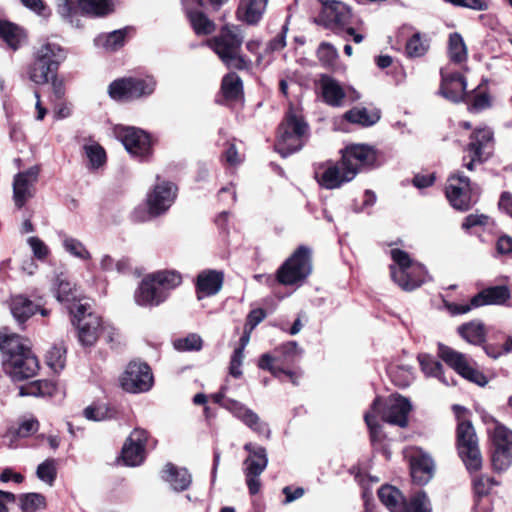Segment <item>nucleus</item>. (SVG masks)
<instances>
[{
  "mask_svg": "<svg viewBox=\"0 0 512 512\" xmlns=\"http://www.w3.org/2000/svg\"><path fill=\"white\" fill-rule=\"evenodd\" d=\"M493 444L492 465L496 471H505L512 464V431L497 424L491 433Z\"/></svg>",
  "mask_w": 512,
  "mask_h": 512,
  "instance_id": "obj_17",
  "label": "nucleus"
},
{
  "mask_svg": "<svg viewBox=\"0 0 512 512\" xmlns=\"http://www.w3.org/2000/svg\"><path fill=\"white\" fill-rule=\"evenodd\" d=\"M223 274L215 270L203 271L197 277V290L203 296L218 293L222 287Z\"/></svg>",
  "mask_w": 512,
  "mask_h": 512,
  "instance_id": "obj_39",
  "label": "nucleus"
},
{
  "mask_svg": "<svg viewBox=\"0 0 512 512\" xmlns=\"http://www.w3.org/2000/svg\"><path fill=\"white\" fill-rule=\"evenodd\" d=\"M446 197L457 210L466 211L477 202V192L468 177L461 173L452 174L447 180Z\"/></svg>",
  "mask_w": 512,
  "mask_h": 512,
  "instance_id": "obj_12",
  "label": "nucleus"
},
{
  "mask_svg": "<svg viewBox=\"0 0 512 512\" xmlns=\"http://www.w3.org/2000/svg\"><path fill=\"white\" fill-rule=\"evenodd\" d=\"M276 361V357H272L270 354H263L259 360V368L263 370H268L275 377H280L281 374L287 375L293 384H297V376L292 371H286L282 368L276 367L274 362Z\"/></svg>",
  "mask_w": 512,
  "mask_h": 512,
  "instance_id": "obj_54",
  "label": "nucleus"
},
{
  "mask_svg": "<svg viewBox=\"0 0 512 512\" xmlns=\"http://www.w3.org/2000/svg\"><path fill=\"white\" fill-rule=\"evenodd\" d=\"M56 473V461L54 459H46L38 465L36 470L37 477L50 486L55 481Z\"/></svg>",
  "mask_w": 512,
  "mask_h": 512,
  "instance_id": "obj_57",
  "label": "nucleus"
},
{
  "mask_svg": "<svg viewBox=\"0 0 512 512\" xmlns=\"http://www.w3.org/2000/svg\"><path fill=\"white\" fill-rule=\"evenodd\" d=\"M177 197V187L169 181L157 183L147 195L148 212L151 216L165 213Z\"/></svg>",
  "mask_w": 512,
  "mask_h": 512,
  "instance_id": "obj_20",
  "label": "nucleus"
},
{
  "mask_svg": "<svg viewBox=\"0 0 512 512\" xmlns=\"http://www.w3.org/2000/svg\"><path fill=\"white\" fill-rule=\"evenodd\" d=\"M62 244L65 251L70 255L84 261L91 259L90 252L80 240L65 235L63 236Z\"/></svg>",
  "mask_w": 512,
  "mask_h": 512,
  "instance_id": "obj_53",
  "label": "nucleus"
},
{
  "mask_svg": "<svg viewBox=\"0 0 512 512\" xmlns=\"http://www.w3.org/2000/svg\"><path fill=\"white\" fill-rule=\"evenodd\" d=\"M69 312L73 315L74 321H77L80 343L84 346L94 345L103 327L101 318L92 311L90 301L85 300L69 307Z\"/></svg>",
  "mask_w": 512,
  "mask_h": 512,
  "instance_id": "obj_6",
  "label": "nucleus"
},
{
  "mask_svg": "<svg viewBox=\"0 0 512 512\" xmlns=\"http://www.w3.org/2000/svg\"><path fill=\"white\" fill-rule=\"evenodd\" d=\"M244 359L243 347H237L232 356L229 366V373L235 378H239L242 375L241 365Z\"/></svg>",
  "mask_w": 512,
  "mask_h": 512,
  "instance_id": "obj_61",
  "label": "nucleus"
},
{
  "mask_svg": "<svg viewBox=\"0 0 512 512\" xmlns=\"http://www.w3.org/2000/svg\"><path fill=\"white\" fill-rule=\"evenodd\" d=\"M127 28L115 30L108 34L98 35L94 43L97 47L104 49L105 51L113 52L121 48L125 43V37Z\"/></svg>",
  "mask_w": 512,
  "mask_h": 512,
  "instance_id": "obj_41",
  "label": "nucleus"
},
{
  "mask_svg": "<svg viewBox=\"0 0 512 512\" xmlns=\"http://www.w3.org/2000/svg\"><path fill=\"white\" fill-rule=\"evenodd\" d=\"M59 13L64 18H73L79 12L88 16L103 17L114 11L112 0H65L59 5Z\"/></svg>",
  "mask_w": 512,
  "mask_h": 512,
  "instance_id": "obj_18",
  "label": "nucleus"
},
{
  "mask_svg": "<svg viewBox=\"0 0 512 512\" xmlns=\"http://www.w3.org/2000/svg\"><path fill=\"white\" fill-rule=\"evenodd\" d=\"M496 481L487 475H480L473 480V488L475 493V512H490V504L483 499L496 485Z\"/></svg>",
  "mask_w": 512,
  "mask_h": 512,
  "instance_id": "obj_34",
  "label": "nucleus"
},
{
  "mask_svg": "<svg viewBox=\"0 0 512 512\" xmlns=\"http://www.w3.org/2000/svg\"><path fill=\"white\" fill-rule=\"evenodd\" d=\"M317 183L325 189H338L355 178V170L345 163L343 158L337 162H326L315 169Z\"/></svg>",
  "mask_w": 512,
  "mask_h": 512,
  "instance_id": "obj_11",
  "label": "nucleus"
},
{
  "mask_svg": "<svg viewBox=\"0 0 512 512\" xmlns=\"http://www.w3.org/2000/svg\"><path fill=\"white\" fill-rule=\"evenodd\" d=\"M109 409L105 405H91L84 409V416L88 420L103 421L110 417Z\"/></svg>",
  "mask_w": 512,
  "mask_h": 512,
  "instance_id": "obj_59",
  "label": "nucleus"
},
{
  "mask_svg": "<svg viewBox=\"0 0 512 512\" xmlns=\"http://www.w3.org/2000/svg\"><path fill=\"white\" fill-rule=\"evenodd\" d=\"M0 38L13 50L19 48L21 43L24 41L23 31L16 25L7 22L0 21Z\"/></svg>",
  "mask_w": 512,
  "mask_h": 512,
  "instance_id": "obj_47",
  "label": "nucleus"
},
{
  "mask_svg": "<svg viewBox=\"0 0 512 512\" xmlns=\"http://www.w3.org/2000/svg\"><path fill=\"white\" fill-rule=\"evenodd\" d=\"M38 176L39 168L37 166H33L15 175L13 181V199L18 208H21L34 196Z\"/></svg>",
  "mask_w": 512,
  "mask_h": 512,
  "instance_id": "obj_25",
  "label": "nucleus"
},
{
  "mask_svg": "<svg viewBox=\"0 0 512 512\" xmlns=\"http://www.w3.org/2000/svg\"><path fill=\"white\" fill-rule=\"evenodd\" d=\"M510 298V290L507 286L488 287L473 296V305L482 307L485 305H500Z\"/></svg>",
  "mask_w": 512,
  "mask_h": 512,
  "instance_id": "obj_32",
  "label": "nucleus"
},
{
  "mask_svg": "<svg viewBox=\"0 0 512 512\" xmlns=\"http://www.w3.org/2000/svg\"><path fill=\"white\" fill-rule=\"evenodd\" d=\"M225 409L259 436H263L266 439L270 438L271 430L268 423L264 422L256 412L243 403L229 401L225 404Z\"/></svg>",
  "mask_w": 512,
  "mask_h": 512,
  "instance_id": "obj_23",
  "label": "nucleus"
},
{
  "mask_svg": "<svg viewBox=\"0 0 512 512\" xmlns=\"http://www.w3.org/2000/svg\"><path fill=\"white\" fill-rule=\"evenodd\" d=\"M386 422L404 428L408 425V416L412 409L410 401L402 396L392 394L386 402Z\"/></svg>",
  "mask_w": 512,
  "mask_h": 512,
  "instance_id": "obj_27",
  "label": "nucleus"
},
{
  "mask_svg": "<svg viewBox=\"0 0 512 512\" xmlns=\"http://www.w3.org/2000/svg\"><path fill=\"white\" fill-rule=\"evenodd\" d=\"M244 40L242 30L237 25H224L219 34L207 41V45L217 54L229 69L245 70L251 62L240 54Z\"/></svg>",
  "mask_w": 512,
  "mask_h": 512,
  "instance_id": "obj_2",
  "label": "nucleus"
},
{
  "mask_svg": "<svg viewBox=\"0 0 512 512\" xmlns=\"http://www.w3.org/2000/svg\"><path fill=\"white\" fill-rule=\"evenodd\" d=\"M448 57L454 64H462L467 61L468 52L462 36L457 33H451L448 40Z\"/></svg>",
  "mask_w": 512,
  "mask_h": 512,
  "instance_id": "obj_44",
  "label": "nucleus"
},
{
  "mask_svg": "<svg viewBox=\"0 0 512 512\" xmlns=\"http://www.w3.org/2000/svg\"><path fill=\"white\" fill-rule=\"evenodd\" d=\"M34 256L39 260H44L49 254V248L38 237L32 236L27 239Z\"/></svg>",
  "mask_w": 512,
  "mask_h": 512,
  "instance_id": "obj_62",
  "label": "nucleus"
},
{
  "mask_svg": "<svg viewBox=\"0 0 512 512\" xmlns=\"http://www.w3.org/2000/svg\"><path fill=\"white\" fill-rule=\"evenodd\" d=\"M312 270L310 250L299 247L278 271V280L282 284L292 285L304 280Z\"/></svg>",
  "mask_w": 512,
  "mask_h": 512,
  "instance_id": "obj_13",
  "label": "nucleus"
},
{
  "mask_svg": "<svg viewBox=\"0 0 512 512\" xmlns=\"http://www.w3.org/2000/svg\"><path fill=\"white\" fill-rule=\"evenodd\" d=\"M22 512H36L46 508V498L40 493H25L19 496Z\"/></svg>",
  "mask_w": 512,
  "mask_h": 512,
  "instance_id": "obj_51",
  "label": "nucleus"
},
{
  "mask_svg": "<svg viewBox=\"0 0 512 512\" xmlns=\"http://www.w3.org/2000/svg\"><path fill=\"white\" fill-rule=\"evenodd\" d=\"M308 125L301 115L290 109L279 127L275 149L283 157L299 151L304 145Z\"/></svg>",
  "mask_w": 512,
  "mask_h": 512,
  "instance_id": "obj_4",
  "label": "nucleus"
},
{
  "mask_svg": "<svg viewBox=\"0 0 512 512\" xmlns=\"http://www.w3.org/2000/svg\"><path fill=\"white\" fill-rule=\"evenodd\" d=\"M38 306L31 300L23 296H16L11 302V313L13 317L19 322H25L29 317L35 314Z\"/></svg>",
  "mask_w": 512,
  "mask_h": 512,
  "instance_id": "obj_43",
  "label": "nucleus"
},
{
  "mask_svg": "<svg viewBox=\"0 0 512 512\" xmlns=\"http://www.w3.org/2000/svg\"><path fill=\"white\" fill-rule=\"evenodd\" d=\"M418 361L422 372L428 377H435L439 379L443 384L450 385V382L443 372L442 364L437 361L434 357L428 354H420Z\"/></svg>",
  "mask_w": 512,
  "mask_h": 512,
  "instance_id": "obj_42",
  "label": "nucleus"
},
{
  "mask_svg": "<svg viewBox=\"0 0 512 512\" xmlns=\"http://www.w3.org/2000/svg\"><path fill=\"white\" fill-rule=\"evenodd\" d=\"M83 149L91 169H98L105 164L106 152L100 144L95 141H88L84 144Z\"/></svg>",
  "mask_w": 512,
  "mask_h": 512,
  "instance_id": "obj_50",
  "label": "nucleus"
},
{
  "mask_svg": "<svg viewBox=\"0 0 512 512\" xmlns=\"http://www.w3.org/2000/svg\"><path fill=\"white\" fill-rule=\"evenodd\" d=\"M439 357L463 378L479 386L487 384L486 376L473 367L472 360L461 352L443 344L438 346Z\"/></svg>",
  "mask_w": 512,
  "mask_h": 512,
  "instance_id": "obj_9",
  "label": "nucleus"
},
{
  "mask_svg": "<svg viewBox=\"0 0 512 512\" xmlns=\"http://www.w3.org/2000/svg\"><path fill=\"white\" fill-rule=\"evenodd\" d=\"M244 449L249 453L244 460V474L261 475L268 465L266 449L251 442L246 443Z\"/></svg>",
  "mask_w": 512,
  "mask_h": 512,
  "instance_id": "obj_29",
  "label": "nucleus"
},
{
  "mask_svg": "<svg viewBox=\"0 0 512 512\" xmlns=\"http://www.w3.org/2000/svg\"><path fill=\"white\" fill-rule=\"evenodd\" d=\"M113 133L133 157L144 161L152 155V140L146 131L134 126L116 125Z\"/></svg>",
  "mask_w": 512,
  "mask_h": 512,
  "instance_id": "obj_7",
  "label": "nucleus"
},
{
  "mask_svg": "<svg viewBox=\"0 0 512 512\" xmlns=\"http://www.w3.org/2000/svg\"><path fill=\"white\" fill-rule=\"evenodd\" d=\"M441 85L439 93L446 99L459 102L463 99L467 83L458 72H451L448 67L441 69Z\"/></svg>",
  "mask_w": 512,
  "mask_h": 512,
  "instance_id": "obj_26",
  "label": "nucleus"
},
{
  "mask_svg": "<svg viewBox=\"0 0 512 512\" xmlns=\"http://www.w3.org/2000/svg\"><path fill=\"white\" fill-rule=\"evenodd\" d=\"M3 366L6 373L15 381L32 377L39 369L38 360L30 349L3 360Z\"/></svg>",
  "mask_w": 512,
  "mask_h": 512,
  "instance_id": "obj_21",
  "label": "nucleus"
},
{
  "mask_svg": "<svg viewBox=\"0 0 512 512\" xmlns=\"http://www.w3.org/2000/svg\"><path fill=\"white\" fill-rule=\"evenodd\" d=\"M53 291L59 302H65L67 308L84 302L86 299L79 297L77 289L62 275L57 276L53 282Z\"/></svg>",
  "mask_w": 512,
  "mask_h": 512,
  "instance_id": "obj_33",
  "label": "nucleus"
},
{
  "mask_svg": "<svg viewBox=\"0 0 512 512\" xmlns=\"http://www.w3.org/2000/svg\"><path fill=\"white\" fill-rule=\"evenodd\" d=\"M351 19V9L345 3L336 0H321V9L315 22L326 29L339 33L344 31Z\"/></svg>",
  "mask_w": 512,
  "mask_h": 512,
  "instance_id": "obj_10",
  "label": "nucleus"
},
{
  "mask_svg": "<svg viewBox=\"0 0 512 512\" xmlns=\"http://www.w3.org/2000/svg\"><path fill=\"white\" fill-rule=\"evenodd\" d=\"M392 264L391 278L396 285L405 291H412L424 284L429 275L425 266L411 259L410 255L399 248L390 250Z\"/></svg>",
  "mask_w": 512,
  "mask_h": 512,
  "instance_id": "obj_3",
  "label": "nucleus"
},
{
  "mask_svg": "<svg viewBox=\"0 0 512 512\" xmlns=\"http://www.w3.org/2000/svg\"><path fill=\"white\" fill-rule=\"evenodd\" d=\"M430 48V39L426 34L414 33L406 42L405 52L409 58L423 57Z\"/></svg>",
  "mask_w": 512,
  "mask_h": 512,
  "instance_id": "obj_45",
  "label": "nucleus"
},
{
  "mask_svg": "<svg viewBox=\"0 0 512 512\" xmlns=\"http://www.w3.org/2000/svg\"><path fill=\"white\" fill-rule=\"evenodd\" d=\"M202 338L198 334H189L174 342V347L179 351H198L202 348Z\"/></svg>",
  "mask_w": 512,
  "mask_h": 512,
  "instance_id": "obj_58",
  "label": "nucleus"
},
{
  "mask_svg": "<svg viewBox=\"0 0 512 512\" xmlns=\"http://www.w3.org/2000/svg\"><path fill=\"white\" fill-rule=\"evenodd\" d=\"M46 362L48 366L58 372L62 370L66 362V349L62 345L52 347L46 355Z\"/></svg>",
  "mask_w": 512,
  "mask_h": 512,
  "instance_id": "obj_55",
  "label": "nucleus"
},
{
  "mask_svg": "<svg viewBox=\"0 0 512 512\" xmlns=\"http://www.w3.org/2000/svg\"><path fill=\"white\" fill-rule=\"evenodd\" d=\"M55 390L56 387L52 382L47 380H37L20 386L19 396H51Z\"/></svg>",
  "mask_w": 512,
  "mask_h": 512,
  "instance_id": "obj_46",
  "label": "nucleus"
},
{
  "mask_svg": "<svg viewBox=\"0 0 512 512\" xmlns=\"http://www.w3.org/2000/svg\"><path fill=\"white\" fill-rule=\"evenodd\" d=\"M402 453L409 463L413 482L420 486L426 485L433 478L435 471L432 457L417 446H407Z\"/></svg>",
  "mask_w": 512,
  "mask_h": 512,
  "instance_id": "obj_14",
  "label": "nucleus"
},
{
  "mask_svg": "<svg viewBox=\"0 0 512 512\" xmlns=\"http://www.w3.org/2000/svg\"><path fill=\"white\" fill-rule=\"evenodd\" d=\"M356 479L363 487V498L365 500V512H373V508L369 502V498L372 496V492L369 489L368 483L379 482V478L378 477H370V476L368 477V476H363L361 474H358L356 476Z\"/></svg>",
  "mask_w": 512,
  "mask_h": 512,
  "instance_id": "obj_60",
  "label": "nucleus"
},
{
  "mask_svg": "<svg viewBox=\"0 0 512 512\" xmlns=\"http://www.w3.org/2000/svg\"><path fill=\"white\" fill-rule=\"evenodd\" d=\"M344 118L352 124L368 127L381 119V110L369 107H354L344 114Z\"/></svg>",
  "mask_w": 512,
  "mask_h": 512,
  "instance_id": "obj_37",
  "label": "nucleus"
},
{
  "mask_svg": "<svg viewBox=\"0 0 512 512\" xmlns=\"http://www.w3.org/2000/svg\"><path fill=\"white\" fill-rule=\"evenodd\" d=\"M323 100L332 107H340L346 98L345 89L341 84L329 75H321L318 81Z\"/></svg>",
  "mask_w": 512,
  "mask_h": 512,
  "instance_id": "obj_28",
  "label": "nucleus"
},
{
  "mask_svg": "<svg viewBox=\"0 0 512 512\" xmlns=\"http://www.w3.org/2000/svg\"><path fill=\"white\" fill-rule=\"evenodd\" d=\"M41 54L45 56V62L57 68L60 62L66 57L65 51L58 44L50 42L41 45L36 51L35 58H40Z\"/></svg>",
  "mask_w": 512,
  "mask_h": 512,
  "instance_id": "obj_49",
  "label": "nucleus"
},
{
  "mask_svg": "<svg viewBox=\"0 0 512 512\" xmlns=\"http://www.w3.org/2000/svg\"><path fill=\"white\" fill-rule=\"evenodd\" d=\"M44 59L45 56L43 54L40 55V58H35L29 71L31 81L36 84L47 83L57 70V67H52V64H48Z\"/></svg>",
  "mask_w": 512,
  "mask_h": 512,
  "instance_id": "obj_40",
  "label": "nucleus"
},
{
  "mask_svg": "<svg viewBox=\"0 0 512 512\" xmlns=\"http://www.w3.org/2000/svg\"><path fill=\"white\" fill-rule=\"evenodd\" d=\"M155 86L156 82L152 77L122 78L109 85L108 93L114 100H135L151 95Z\"/></svg>",
  "mask_w": 512,
  "mask_h": 512,
  "instance_id": "obj_8",
  "label": "nucleus"
},
{
  "mask_svg": "<svg viewBox=\"0 0 512 512\" xmlns=\"http://www.w3.org/2000/svg\"><path fill=\"white\" fill-rule=\"evenodd\" d=\"M317 58L322 66L332 67L338 58L337 49L328 42H322L317 49Z\"/></svg>",
  "mask_w": 512,
  "mask_h": 512,
  "instance_id": "obj_56",
  "label": "nucleus"
},
{
  "mask_svg": "<svg viewBox=\"0 0 512 512\" xmlns=\"http://www.w3.org/2000/svg\"><path fill=\"white\" fill-rule=\"evenodd\" d=\"M386 508L390 512H432L431 503L424 491L416 492L406 502L400 490L386 484Z\"/></svg>",
  "mask_w": 512,
  "mask_h": 512,
  "instance_id": "obj_16",
  "label": "nucleus"
},
{
  "mask_svg": "<svg viewBox=\"0 0 512 512\" xmlns=\"http://www.w3.org/2000/svg\"><path fill=\"white\" fill-rule=\"evenodd\" d=\"M445 307L448 312L453 315H463L470 312L473 309L478 308V306L473 305V297L468 303H454V302H446Z\"/></svg>",
  "mask_w": 512,
  "mask_h": 512,
  "instance_id": "obj_64",
  "label": "nucleus"
},
{
  "mask_svg": "<svg viewBox=\"0 0 512 512\" xmlns=\"http://www.w3.org/2000/svg\"><path fill=\"white\" fill-rule=\"evenodd\" d=\"M147 439L148 434L143 429L135 428L130 433L121 451V458L125 465L135 467L144 461Z\"/></svg>",
  "mask_w": 512,
  "mask_h": 512,
  "instance_id": "obj_22",
  "label": "nucleus"
},
{
  "mask_svg": "<svg viewBox=\"0 0 512 512\" xmlns=\"http://www.w3.org/2000/svg\"><path fill=\"white\" fill-rule=\"evenodd\" d=\"M364 419L369 428L373 445L376 443L381 444L382 429L380 422L384 421V408L380 397L374 400L370 411L365 414Z\"/></svg>",
  "mask_w": 512,
  "mask_h": 512,
  "instance_id": "obj_31",
  "label": "nucleus"
},
{
  "mask_svg": "<svg viewBox=\"0 0 512 512\" xmlns=\"http://www.w3.org/2000/svg\"><path fill=\"white\" fill-rule=\"evenodd\" d=\"M30 349L28 340L22 339L19 335L9 333L7 330L0 331V350L4 359L18 355Z\"/></svg>",
  "mask_w": 512,
  "mask_h": 512,
  "instance_id": "obj_35",
  "label": "nucleus"
},
{
  "mask_svg": "<svg viewBox=\"0 0 512 512\" xmlns=\"http://www.w3.org/2000/svg\"><path fill=\"white\" fill-rule=\"evenodd\" d=\"M456 445L458 454L466 469L470 473L480 470L483 459L479 449L478 437L471 422L462 421L458 424Z\"/></svg>",
  "mask_w": 512,
  "mask_h": 512,
  "instance_id": "obj_5",
  "label": "nucleus"
},
{
  "mask_svg": "<svg viewBox=\"0 0 512 512\" xmlns=\"http://www.w3.org/2000/svg\"><path fill=\"white\" fill-rule=\"evenodd\" d=\"M162 478L168 482L175 491L186 490L191 482L192 477L187 469L178 468L171 463L165 465Z\"/></svg>",
  "mask_w": 512,
  "mask_h": 512,
  "instance_id": "obj_36",
  "label": "nucleus"
},
{
  "mask_svg": "<svg viewBox=\"0 0 512 512\" xmlns=\"http://www.w3.org/2000/svg\"><path fill=\"white\" fill-rule=\"evenodd\" d=\"M454 6L465 7L476 11H485L489 8V0H445Z\"/></svg>",
  "mask_w": 512,
  "mask_h": 512,
  "instance_id": "obj_63",
  "label": "nucleus"
},
{
  "mask_svg": "<svg viewBox=\"0 0 512 512\" xmlns=\"http://www.w3.org/2000/svg\"><path fill=\"white\" fill-rule=\"evenodd\" d=\"M267 3L268 0H241L237 10V18L248 25H255L261 20Z\"/></svg>",
  "mask_w": 512,
  "mask_h": 512,
  "instance_id": "obj_30",
  "label": "nucleus"
},
{
  "mask_svg": "<svg viewBox=\"0 0 512 512\" xmlns=\"http://www.w3.org/2000/svg\"><path fill=\"white\" fill-rule=\"evenodd\" d=\"M467 153L470 160L464 166L472 171L475 163H482L492 154L494 146V132L487 126L476 128L470 135Z\"/></svg>",
  "mask_w": 512,
  "mask_h": 512,
  "instance_id": "obj_15",
  "label": "nucleus"
},
{
  "mask_svg": "<svg viewBox=\"0 0 512 512\" xmlns=\"http://www.w3.org/2000/svg\"><path fill=\"white\" fill-rule=\"evenodd\" d=\"M153 385V376L150 367L143 362H130L122 377L121 386L129 393H142L148 391Z\"/></svg>",
  "mask_w": 512,
  "mask_h": 512,
  "instance_id": "obj_19",
  "label": "nucleus"
},
{
  "mask_svg": "<svg viewBox=\"0 0 512 512\" xmlns=\"http://www.w3.org/2000/svg\"><path fill=\"white\" fill-rule=\"evenodd\" d=\"M221 89L226 99H239L243 92L242 80L236 73H228L222 79Z\"/></svg>",
  "mask_w": 512,
  "mask_h": 512,
  "instance_id": "obj_48",
  "label": "nucleus"
},
{
  "mask_svg": "<svg viewBox=\"0 0 512 512\" xmlns=\"http://www.w3.org/2000/svg\"><path fill=\"white\" fill-rule=\"evenodd\" d=\"M457 333L467 343L479 346L486 341V328L482 321L472 320L460 325L457 328Z\"/></svg>",
  "mask_w": 512,
  "mask_h": 512,
  "instance_id": "obj_38",
  "label": "nucleus"
},
{
  "mask_svg": "<svg viewBox=\"0 0 512 512\" xmlns=\"http://www.w3.org/2000/svg\"><path fill=\"white\" fill-rule=\"evenodd\" d=\"M181 282L182 277L176 271L164 270L148 274L135 290L134 301L140 307L159 306Z\"/></svg>",
  "mask_w": 512,
  "mask_h": 512,
  "instance_id": "obj_1",
  "label": "nucleus"
},
{
  "mask_svg": "<svg viewBox=\"0 0 512 512\" xmlns=\"http://www.w3.org/2000/svg\"><path fill=\"white\" fill-rule=\"evenodd\" d=\"M187 14L196 34L207 35L214 32V22L211 21L204 13L200 11H189Z\"/></svg>",
  "mask_w": 512,
  "mask_h": 512,
  "instance_id": "obj_52",
  "label": "nucleus"
},
{
  "mask_svg": "<svg viewBox=\"0 0 512 512\" xmlns=\"http://www.w3.org/2000/svg\"><path fill=\"white\" fill-rule=\"evenodd\" d=\"M342 158L355 170V176L367 167L374 165L377 159L375 149L367 144H351L342 151Z\"/></svg>",
  "mask_w": 512,
  "mask_h": 512,
  "instance_id": "obj_24",
  "label": "nucleus"
}]
</instances>
